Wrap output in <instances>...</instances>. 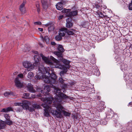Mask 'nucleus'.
<instances>
[{"label": "nucleus", "instance_id": "nucleus-1", "mask_svg": "<svg viewBox=\"0 0 132 132\" xmlns=\"http://www.w3.org/2000/svg\"><path fill=\"white\" fill-rule=\"evenodd\" d=\"M60 89L57 88H55L54 89L55 93V99L56 102H55L53 105L55 107L57 110L59 111L58 112L56 110H54L52 108L48 105V104H51L52 101H53V99L52 97H48L44 98L42 97L41 98V101H43L45 104H42L41 105L44 108V115L47 117L50 116V113H51L52 114L55 116L57 118H61L62 117V115L61 113L62 111L64 115L67 117H69L71 114L70 113L68 112L65 111H62V110L63 109L61 104L62 103L63 100H66L69 98V97L65 94L62 93L61 92Z\"/></svg>", "mask_w": 132, "mask_h": 132}, {"label": "nucleus", "instance_id": "nucleus-2", "mask_svg": "<svg viewBox=\"0 0 132 132\" xmlns=\"http://www.w3.org/2000/svg\"><path fill=\"white\" fill-rule=\"evenodd\" d=\"M50 70L49 67L45 68L42 65L39 67L35 78L37 80L42 79L46 83L51 84L55 83L57 77L54 73L51 75L49 73Z\"/></svg>", "mask_w": 132, "mask_h": 132}, {"label": "nucleus", "instance_id": "nucleus-3", "mask_svg": "<svg viewBox=\"0 0 132 132\" xmlns=\"http://www.w3.org/2000/svg\"><path fill=\"white\" fill-rule=\"evenodd\" d=\"M40 55L43 60L46 63L50 65V66L51 68H55L63 70L64 71H61L60 72L61 76L62 75H63L64 74V72L66 73L67 72V68H65L64 65L61 64L59 61L55 59L53 56H51L50 58L54 62V64L51 62L47 57L44 56L42 54H41Z\"/></svg>", "mask_w": 132, "mask_h": 132}, {"label": "nucleus", "instance_id": "nucleus-4", "mask_svg": "<svg viewBox=\"0 0 132 132\" xmlns=\"http://www.w3.org/2000/svg\"><path fill=\"white\" fill-rule=\"evenodd\" d=\"M54 54L57 55L60 61L62 62L64 64L67 65L69 64L70 62L66 59H64L62 57V54L61 53L54 52Z\"/></svg>", "mask_w": 132, "mask_h": 132}, {"label": "nucleus", "instance_id": "nucleus-5", "mask_svg": "<svg viewBox=\"0 0 132 132\" xmlns=\"http://www.w3.org/2000/svg\"><path fill=\"white\" fill-rule=\"evenodd\" d=\"M30 105V103L29 102L25 101L22 103L21 106L24 109L28 110L32 112L34 111L32 108L29 107V106Z\"/></svg>", "mask_w": 132, "mask_h": 132}, {"label": "nucleus", "instance_id": "nucleus-6", "mask_svg": "<svg viewBox=\"0 0 132 132\" xmlns=\"http://www.w3.org/2000/svg\"><path fill=\"white\" fill-rule=\"evenodd\" d=\"M23 66L27 68V70L28 71H31L34 69L33 65L29 62L24 61L23 63Z\"/></svg>", "mask_w": 132, "mask_h": 132}, {"label": "nucleus", "instance_id": "nucleus-7", "mask_svg": "<svg viewBox=\"0 0 132 132\" xmlns=\"http://www.w3.org/2000/svg\"><path fill=\"white\" fill-rule=\"evenodd\" d=\"M33 52L36 54L34 56V59L35 60L34 63L35 65H36L37 66V65L40 64L39 61L40 60V57L39 54H38L37 52L36 51H33Z\"/></svg>", "mask_w": 132, "mask_h": 132}, {"label": "nucleus", "instance_id": "nucleus-8", "mask_svg": "<svg viewBox=\"0 0 132 132\" xmlns=\"http://www.w3.org/2000/svg\"><path fill=\"white\" fill-rule=\"evenodd\" d=\"M15 86L18 88H21L24 86L23 82H21L19 78H16L15 80Z\"/></svg>", "mask_w": 132, "mask_h": 132}, {"label": "nucleus", "instance_id": "nucleus-9", "mask_svg": "<svg viewBox=\"0 0 132 132\" xmlns=\"http://www.w3.org/2000/svg\"><path fill=\"white\" fill-rule=\"evenodd\" d=\"M50 86L47 85L45 86L44 91L41 90V92L42 93L44 94L45 95L48 94V93L49 92L50 89Z\"/></svg>", "mask_w": 132, "mask_h": 132}, {"label": "nucleus", "instance_id": "nucleus-10", "mask_svg": "<svg viewBox=\"0 0 132 132\" xmlns=\"http://www.w3.org/2000/svg\"><path fill=\"white\" fill-rule=\"evenodd\" d=\"M43 9L46 10L48 7V4L47 0H41Z\"/></svg>", "mask_w": 132, "mask_h": 132}, {"label": "nucleus", "instance_id": "nucleus-11", "mask_svg": "<svg viewBox=\"0 0 132 132\" xmlns=\"http://www.w3.org/2000/svg\"><path fill=\"white\" fill-rule=\"evenodd\" d=\"M67 31V29L65 28H62L60 29V31L59 35L62 36H63L65 35Z\"/></svg>", "mask_w": 132, "mask_h": 132}, {"label": "nucleus", "instance_id": "nucleus-12", "mask_svg": "<svg viewBox=\"0 0 132 132\" xmlns=\"http://www.w3.org/2000/svg\"><path fill=\"white\" fill-rule=\"evenodd\" d=\"M126 130L127 131L130 132L131 130L132 131V122H128L126 126Z\"/></svg>", "mask_w": 132, "mask_h": 132}, {"label": "nucleus", "instance_id": "nucleus-13", "mask_svg": "<svg viewBox=\"0 0 132 132\" xmlns=\"http://www.w3.org/2000/svg\"><path fill=\"white\" fill-rule=\"evenodd\" d=\"M78 13L77 11L76 10L70 12L69 13H66V15L67 16L71 17L77 15Z\"/></svg>", "mask_w": 132, "mask_h": 132}, {"label": "nucleus", "instance_id": "nucleus-14", "mask_svg": "<svg viewBox=\"0 0 132 132\" xmlns=\"http://www.w3.org/2000/svg\"><path fill=\"white\" fill-rule=\"evenodd\" d=\"M71 18H68L67 19L66 27L69 28L73 26V23L71 22Z\"/></svg>", "mask_w": 132, "mask_h": 132}, {"label": "nucleus", "instance_id": "nucleus-15", "mask_svg": "<svg viewBox=\"0 0 132 132\" xmlns=\"http://www.w3.org/2000/svg\"><path fill=\"white\" fill-rule=\"evenodd\" d=\"M27 90L30 92L32 93H34L36 91L34 90L32 87V85L30 83H29L27 86Z\"/></svg>", "mask_w": 132, "mask_h": 132}, {"label": "nucleus", "instance_id": "nucleus-16", "mask_svg": "<svg viewBox=\"0 0 132 132\" xmlns=\"http://www.w3.org/2000/svg\"><path fill=\"white\" fill-rule=\"evenodd\" d=\"M57 9L59 10H62L63 9V3L62 2L58 3L56 5Z\"/></svg>", "mask_w": 132, "mask_h": 132}, {"label": "nucleus", "instance_id": "nucleus-17", "mask_svg": "<svg viewBox=\"0 0 132 132\" xmlns=\"http://www.w3.org/2000/svg\"><path fill=\"white\" fill-rule=\"evenodd\" d=\"M25 3V2H23L20 5V9L23 13H24L26 12L25 9L24 7Z\"/></svg>", "mask_w": 132, "mask_h": 132}, {"label": "nucleus", "instance_id": "nucleus-18", "mask_svg": "<svg viewBox=\"0 0 132 132\" xmlns=\"http://www.w3.org/2000/svg\"><path fill=\"white\" fill-rule=\"evenodd\" d=\"M59 52H58L59 53H61L62 54V53L64 52V50L63 49V46L62 45H58V47L57 48Z\"/></svg>", "mask_w": 132, "mask_h": 132}, {"label": "nucleus", "instance_id": "nucleus-19", "mask_svg": "<svg viewBox=\"0 0 132 132\" xmlns=\"http://www.w3.org/2000/svg\"><path fill=\"white\" fill-rule=\"evenodd\" d=\"M5 126V123L4 121L0 120V129H3Z\"/></svg>", "mask_w": 132, "mask_h": 132}, {"label": "nucleus", "instance_id": "nucleus-20", "mask_svg": "<svg viewBox=\"0 0 132 132\" xmlns=\"http://www.w3.org/2000/svg\"><path fill=\"white\" fill-rule=\"evenodd\" d=\"M127 66L126 64H123L121 65V69L123 71H124L127 69Z\"/></svg>", "mask_w": 132, "mask_h": 132}, {"label": "nucleus", "instance_id": "nucleus-21", "mask_svg": "<svg viewBox=\"0 0 132 132\" xmlns=\"http://www.w3.org/2000/svg\"><path fill=\"white\" fill-rule=\"evenodd\" d=\"M42 39L44 41H45L47 44H48L49 43V39L48 36H45L44 38L42 37Z\"/></svg>", "mask_w": 132, "mask_h": 132}, {"label": "nucleus", "instance_id": "nucleus-22", "mask_svg": "<svg viewBox=\"0 0 132 132\" xmlns=\"http://www.w3.org/2000/svg\"><path fill=\"white\" fill-rule=\"evenodd\" d=\"M12 109L10 107H8L6 109H3L1 111V112H7L9 111H12Z\"/></svg>", "mask_w": 132, "mask_h": 132}, {"label": "nucleus", "instance_id": "nucleus-23", "mask_svg": "<svg viewBox=\"0 0 132 132\" xmlns=\"http://www.w3.org/2000/svg\"><path fill=\"white\" fill-rule=\"evenodd\" d=\"M62 85L61 86V87L62 88V90L63 92H65V88L67 87V85L64 84H62Z\"/></svg>", "mask_w": 132, "mask_h": 132}, {"label": "nucleus", "instance_id": "nucleus-24", "mask_svg": "<svg viewBox=\"0 0 132 132\" xmlns=\"http://www.w3.org/2000/svg\"><path fill=\"white\" fill-rule=\"evenodd\" d=\"M34 76V75L32 72H29L28 75V78L29 79H31Z\"/></svg>", "mask_w": 132, "mask_h": 132}, {"label": "nucleus", "instance_id": "nucleus-25", "mask_svg": "<svg viewBox=\"0 0 132 132\" xmlns=\"http://www.w3.org/2000/svg\"><path fill=\"white\" fill-rule=\"evenodd\" d=\"M74 31V30L73 29L68 30L67 29V31L66 32V33L68 35H73L74 34L73 31Z\"/></svg>", "mask_w": 132, "mask_h": 132}, {"label": "nucleus", "instance_id": "nucleus-26", "mask_svg": "<svg viewBox=\"0 0 132 132\" xmlns=\"http://www.w3.org/2000/svg\"><path fill=\"white\" fill-rule=\"evenodd\" d=\"M4 122L5 123V125L6 124L8 125H12L13 124L12 121L10 119H9V120H6V121Z\"/></svg>", "mask_w": 132, "mask_h": 132}, {"label": "nucleus", "instance_id": "nucleus-27", "mask_svg": "<svg viewBox=\"0 0 132 132\" xmlns=\"http://www.w3.org/2000/svg\"><path fill=\"white\" fill-rule=\"evenodd\" d=\"M70 11V9H64L63 10L62 12L63 13H69V12Z\"/></svg>", "mask_w": 132, "mask_h": 132}, {"label": "nucleus", "instance_id": "nucleus-28", "mask_svg": "<svg viewBox=\"0 0 132 132\" xmlns=\"http://www.w3.org/2000/svg\"><path fill=\"white\" fill-rule=\"evenodd\" d=\"M61 36H61L59 35H57L55 37V39L57 41L60 40L62 39V38Z\"/></svg>", "mask_w": 132, "mask_h": 132}, {"label": "nucleus", "instance_id": "nucleus-29", "mask_svg": "<svg viewBox=\"0 0 132 132\" xmlns=\"http://www.w3.org/2000/svg\"><path fill=\"white\" fill-rule=\"evenodd\" d=\"M4 117L6 119V120H9L10 118V117L9 114H5L4 115Z\"/></svg>", "mask_w": 132, "mask_h": 132}, {"label": "nucleus", "instance_id": "nucleus-30", "mask_svg": "<svg viewBox=\"0 0 132 132\" xmlns=\"http://www.w3.org/2000/svg\"><path fill=\"white\" fill-rule=\"evenodd\" d=\"M128 7L129 10H132V1H131V3L129 4Z\"/></svg>", "mask_w": 132, "mask_h": 132}, {"label": "nucleus", "instance_id": "nucleus-31", "mask_svg": "<svg viewBox=\"0 0 132 132\" xmlns=\"http://www.w3.org/2000/svg\"><path fill=\"white\" fill-rule=\"evenodd\" d=\"M29 94L28 93H25L23 94V98H27L29 96Z\"/></svg>", "mask_w": 132, "mask_h": 132}, {"label": "nucleus", "instance_id": "nucleus-32", "mask_svg": "<svg viewBox=\"0 0 132 132\" xmlns=\"http://www.w3.org/2000/svg\"><path fill=\"white\" fill-rule=\"evenodd\" d=\"M54 27L53 26H52L50 27L49 26L48 30L49 31H51L53 30H54Z\"/></svg>", "mask_w": 132, "mask_h": 132}, {"label": "nucleus", "instance_id": "nucleus-33", "mask_svg": "<svg viewBox=\"0 0 132 132\" xmlns=\"http://www.w3.org/2000/svg\"><path fill=\"white\" fill-rule=\"evenodd\" d=\"M36 7L37 8V11L38 13H39L40 12V9L39 5L38 4L36 5Z\"/></svg>", "mask_w": 132, "mask_h": 132}, {"label": "nucleus", "instance_id": "nucleus-34", "mask_svg": "<svg viewBox=\"0 0 132 132\" xmlns=\"http://www.w3.org/2000/svg\"><path fill=\"white\" fill-rule=\"evenodd\" d=\"M37 96L39 97H41L42 96V95L41 94H39V95H31V97L32 98H34L36 97V96Z\"/></svg>", "mask_w": 132, "mask_h": 132}, {"label": "nucleus", "instance_id": "nucleus-35", "mask_svg": "<svg viewBox=\"0 0 132 132\" xmlns=\"http://www.w3.org/2000/svg\"><path fill=\"white\" fill-rule=\"evenodd\" d=\"M11 93L8 92H6L4 94V95L5 96L7 97L9 95L11 94Z\"/></svg>", "mask_w": 132, "mask_h": 132}, {"label": "nucleus", "instance_id": "nucleus-36", "mask_svg": "<svg viewBox=\"0 0 132 132\" xmlns=\"http://www.w3.org/2000/svg\"><path fill=\"white\" fill-rule=\"evenodd\" d=\"M22 103L16 102L14 103V105L16 106H22Z\"/></svg>", "mask_w": 132, "mask_h": 132}, {"label": "nucleus", "instance_id": "nucleus-37", "mask_svg": "<svg viewBox=\"0 0 132 132\" xmlns=\"http://www.w3.org/2000/svg\"><path fill=\"white\" fill-rule=\"evenodd\" d=\"M34 107L37 109L40 108V106L39 105L37 104H35L34 105Z\"/></svg>", "mask_w": 132, "mask_h": 132}, {"label": "nucleus", "instance_id": "nucleus-38", "mask_svg": "<svg viewBox=\"0 0 132 132\" xmlns=\"http://www.w3.org/2000/svg\"><path fill=\"white\" fill-rule=\"evenodd\" d=\"M59 81L62 84L64 83V80L61 78H60L59 79Z\"/></svg>", "mask_w": 132, "mask_h": 132}, {"label": "nucleus", "instance_id": "nucleus-39", "mask_svg": "<svg viewBox=\"0 0 132 132\" xmlns=\"http://www.w3.org/2000/svg\"><path fill=\"white\" fill-rule=\"evenodd\" d=\"M18 78L19 77L21 78H23V75L22 73H20V74H19L18 75Z\"/></svg>", "mask_w": 132, "mask_h": 132}, {"label": "nucleus", "instance_id": "nucleus-40", "mask_svg": "<svg viewBox=\"0 0 132 132\" xmlns=\"http://www.w3.org/2000/svg\"><path fill=\"white\" fill-rule=\"evenodd\" d=\"M98 14L99 16L102 18H103L104 16V15L101 12H99L98 13Z\"/></svg>", "mask_w": 132, "mask_h": 132}, {"label": "nucleus", "instance_id": "nucleus-41", "mask_svg": "<svg viewBox=\"0 0 132 132\" xmlns=\"http://www.w3.org/2000/svg\"><path fill=\"white\" fill-rule=\"evenodd\" d=\"M41 22L40 21L36 22H34L35 25H40L41 24Z\"/></svg>", "mask_w": 132, "mask_h": 132}, {"label": "nucleus", "instance_id": "nucleus-42", "mask_svg": "<svg viewBox=\"0 0 132 132\" xmlns=\"http://www.w3.org/2000/svg\"><path fill=\"white\" fill-rule=\"evenodd\" d=\"M63 17V15H61L59 16L58 18V19L59 20H61L62 19Z\"/></svg>", "mask_w": 132, "mask_h": 132}, {"label": "nucleus", "instance_id": "nucleus-43", "mask_svg": "<svg viewBox=\"0 0 132 132\" xmlns=\"http://www.w3.org/2000/svg\"><path fill=\"white\" fill-rule=\"evenodd\" d=\"M124 78L125 80H127L128 79V76L127 75H126L124 77Z\"/></svg>", "mask_w": 132, "mask_h": 132}, {"label": "nucleus", "instance_id": "nucleus-44", "mask_svg": "<svg viewBox=\"0 0 132 132\" xmlns=\"http://www.w3.org/2000/svg\"><path fill=\"white\" fill-rule=\"evenodd\" d=\"M36 132H42V131L40 129H38L36 130Z\"/></svg>", "mask_w": 132, "mask_h": 132}, {"label": "nucleus", "instance_id": "nucleus-45", "mask_svg": "<svg viewBox=\"0 0 132 132\" xmlns=\"http://www.w3.org/2000/svg\"><path fill=\"white\" fill-rule=\"evenodd\" d=\"M51 44L52 45H55V42H51Z\"/></svg>", "mask_w": 132, "mask_h": 132}, {"label": "nucleus", "instance_id": "nucleus-46", "mask_svg": "<svg viewBox=\"0 0 132 132\" xmlns=\"http://www.w3.org/2000/svg\"><path fill=\"white\" fill-rule=\"evenodd\" d=\"M85 49L87 51H89V50H90V46H89V48H87V47H86V48L85 47Z\"/></svg>", "mask_w": 132, "mask_h": 132}, {"label": "nucleus", "instance_id": "nucleus-47", "mask_svg": "<svg viewBox=\"0 0 132 132\" xmlns=\"http://www.w3.org/2000/svg\"><path fill=\"white\" fill-rule=\"evenodd\" d=\"M39 30L40 31H43V29L42 28H38Z\"/></svg>", "mask_w": 132, "mask_h": 132}, {"label": "nucleus", "instance_id": "nucleus-48", "mask_svg": "<svg viewBox=\"0 0 132 132\" xmlns=\"http://www.w3.org/2000/svg\"><path fill=\"white\" fill-rule=\"evenodd\" d=\"M97 109L99 111H100V112L102 111L103 110V108H102V109H98V108H97Z\"/></svg>", "mask_w": 132, "mask_h": 132}, {"label": "nucleus", "instance_id": "nucleus-49", "mask_svg": "<svg viewBox=\"0 0 132 132\" xmlns=\"http://www.w3.org/2000/svg\"><path fill=\"white\" fill-rule=\"evenodd\" d=\"M17 73L18 72H15L13 73V75H16Z\"/></svg>", "mask_w": 132, "mask_h": 132}, {"label": "nucleus", "instance_id": "nucleus-50", "mask_svg": "<svg viewBox=\"0 0 132 132\" xmlns=\"http://www.w3.org/2000/svg\"><path fill=\"white\" fill-rule=\"evenodd\" d=\"M95 71H97V72H98V74H95V73H94L96 75H97V76L99 75V72H98V71L97 70H95Z\"/></svg>", "mask_w": 132, "mask_h": 132}, {"label": "nucleus", "instance_id": "nucleus-51", "mask_svg": "<svg viewBox=\"0 0 132 132\" xmlns=\"http://www.w3.org/2000/svg\"><path fill=\"white\" fill-rule=\"evenodd\" d=\"M26 70H25L23 73V74L24 75H25V74H26Z\"/></svg>", "mask_w": 132, "mask_h": 132}, {"label": "nucleus", "instance_id": "nucleus-52", "mask_svg": "<svg viewBox=\"0 0 132 132\" xmlns=\"http://www.w3.org/2000/svg\"><path fill=\"white\" fill-rule=\"evenodd\" d=\"M131 105V102H130L129 103V105Z\"/></svg>", "mask_w": 132, "mask_h": 132}, {"label": "nucleus", "instance_id": "nucleus-53", "mask_svg": "<svg viewBox=\"0 0 132 132\" xmlns=\"http://www.w3.org/2000/svg\"><path fill=\"white\" fill-rule=\"evenodd\" d=\"M104 122H103L102 123V124H103V125H105V124H106V123H104Z\"/></svg>", "mask_w": 132, "mask_h": 132}, {"label": "nucleus", "instance_id": "nucleus-54", "mask_svg": "<svg viewBox=\"0 0 132 132\" xmlns=\"http://www.w3.org/2000/svg\"><path fill=\"white\" fill-rule=\"evenodd\" d=\"M106 9V6H104V7Z\"/></svg>", "mask_w": 132, "mask_h": 132}, {"label": "nucleus", "instance_id": "nucleus-55", "mask_svg": "<svg viewBox=\"0 0 132 132\" xmlns=\"http://www.w3.org/2000/svg\"><path fill=\"white\" fill-rule=\"evenodd\" d=\"M115 116H116L117 117V114H115Z\"/></svg>", "mask_w": 132, "mask_h": 132}, {"label": "nucleus", "instance_id": "nucleus-56", "mask_svg": "<svg viewBox=\"0 0 132 132\" xmlns=\"http://www.w3.org/2000/svg\"><path fill=\"white\" fill-rule=\"evenodd\" d=\"M116 127H117V126H116Z\"/></svg>", "mask_w": 132, "mask_h": 132}, {"label": "nucleus", "instance_id": "nucleus-57", "mask_svg": "<svg viewBox=\"0 0 132 132\" xmlns=\"http://www.w3.org/2000/svg\"><path fill=\"white\" fill-rule=\"evenodd\" d=\"M103 105H104V104L103 103Z\"/></svg>", "mask_w": 132, "mask_h": 132}]
</instances>
